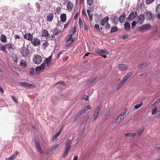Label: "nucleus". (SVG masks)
<instances>
[{
    "mask_svg": "<svg viewBox=\"0 0 160 160\" xmlns=\"http://www.w3.org/2000/svg\"><path fill=\"white\" fill-rule=\"evenodd\" d=\"M72 144L71 140L70 139H68L66 142L65 149L62 155L63 158L65 157L68 154L71 149V145Z\"/></svg>",
    "mask_w": 160,
    "mask_h": 160,
    "instance_id": "obj_1",
    "label": "nucleus"
},
{
    "mask_svg": "<svg viewBox=\"0 0 160 160\" xmlns=\"http://www.w3.org/2000/svg\"><path fill=\"white\" fill-rule=\"evenodd\" d=\"M20 52L22 56L25 58L29 56L30 51L28 47H26L24 44L21 48L20 49Z\"/></svg>",
    "mask_w": 160,
    "mask_h": 160,
    "instance_id": "obj_2",
    "label": "nucleus"
},
{
    "mask_svg": "<svg viewBox=\"0 0 160 160\" xmlns=\"http://www.w3.org/2000/svg\"><path fill=\"white\" fill-rule=\"evenodd\" d=\"M19 9L18 8H7L6 9V13L8 14H10L11 13H12L13 15H15L16 13H17L18 12Z\"/></svg>",
    "mask_w": 160,
    "mask_h": 160,
    "instance_id": "obj_3",
    "label": "nucleus"
},
{
    "mask_svg": "<svg viewBox=\"0 0 160 160\" xmlns=\"http://www.w3.org/2000/svg\"><path fill=\"white\" fill-rule=\"evenodd\" d=\"M95 52L102 56L104 58H106L107 57L106 55L108 54L107 51L102 49H98L95 50Z\"/></svg>",
    "mask_w": 160,
    "mask_h": 160,
    "instance_id": "obj_4",
    "label": "nucleus"
},
{
    "mask_svg": "<svg viewBox=\"0 0 160 160\" xmlns=\"http://www.w3.org/2000/svg\"><path fill=\"white\" fill-rule=\"evenodd\" d=\"M33 61L34 63L39 64L42 61L41 56L38 54L34 55L33 58Z\"/></svg>",
    "mask_w": 160,
    "mask_h": 160,
    "instance_id": "obj_5",
    "label": "nucleus"
},
{
    "mask_svg": "<svg viewBox=\"0 0 160 160\" xmlns=\"http://www.w3.org/2000/svg\"><path fill=\"white\" fill-rule=\"evenodd\" d=\"M19 84L23 87H25L28 88H33L35 87V85L29 83L25 82H20L19 83Z\"/></svg>",
    "mask_w": 160,
    "mask_h": 160,
    "instance_id": "obj_6",
    "label": "nucleus"
},
{
    "mask_svg": "<svg viewBox=\"0 0 160 160\" xmlns=\"http://www.w3.org/2000/svg\"><path fill=\"white\" fill-rule=\"evenodd\" d=\"M137 11L131 12L129 15V16L127 18V20L129 21L135 19L137 16Z\"/></svg>",
    "mask_w": 160,
    "mask_h": 160,
    "instance_id": "obj_7",
    "label": "nucleus"
},
{
    "mask_svg": "<svg viewBox=\"0 0 160 160\" xmlns=\"http://www.w3.org/2000/svg\"><path fill=\"white\" fill-rule=\"evenodd\" d=\"M34 142L37 148L38 149V151L41 154H43L44 153L43 151L41 150V146L40 144L39 139L36 138L34 140Z\"/></svg>",
    "mask_w": 160,
    "mask_h": 160,
    "instance_id": "obj_8",
    "label": "nucleus"
},
{
    "mask_svg": "<svg viewBox=\"0 0 160 160\" xmlns=\"http://www.w3.org/2000/svg\"><path fill=\"white\" fill-rule=\"evenodd\" d=\"M46 66L45 62L43 63L39 66H38L36 68V72L37 74H38L40 72L44 69Z\"/></svg>",
    "mask_w": 160,
    "mask_h": 160,
    "instance_id": "obj_9",
    "label": "nucleus"
},
{
    "mask_svg": "<svg viewBox=\"0 0 160 160\" xmlns=\"http://www.w3.org/2000/svg\"><path fill=\"white\" fill-rule=\"evenodd\" d=\"M32 44L34 46H38L41 44V41L39 39L37 38H34L31 41Z\"/></svg>",
    "mask_w": 160,
    "mask_h": 160,
    "instance_id": "obj_10",
    "label": "nucleus"
},
{
    "mask_svg": "<svg viewBox=\"0 0 160 160\" xmlns=\"http://www.w3.org/2000/svg\"><path fill=\"white\" fill-rule=\"evenodd\" d=\"M151 26L148 23L145 24L140 27L139 30L140 31H142L145 30H148L150 29Z\"/></svg>",
    "mask_w": 160,
    "mask_h": 160,
    "instance_id": "obj_11",
    "label": "nucleus"
},
{
    "mask_svg": "<svg viewBox=\"0 0 160 160\" xmlns=\"http://www.w3.org/2000/svg\"><path fill=\"white\" fill-rule=\"evenodd\" d=\"M101 111L100 106H98L96 109L93 114V121L95 120L98 116L99 112Z\"/></svg>",
    "mask_w": 160,
    "mask_h": 160,
    "instance_id": "obj_12",
    "label": "nucleus"
},
{
    "mask_svg": "<svg viewBox=\"0 0 160 160\" xmlns=\"http://www.w3.org/2000/svg\"><path fill=\"white\" fill-rule=\"evenodd\" d=\"M145 20L144 15L143 14H141L137 17V20L138 22L140 24L142 23Z\"/></svg>",
    "mask_w": 160,
    "mask_h": 160,
    "instance_id": "obj_13",
    "label": "nucleus"
},
{
    "mask_svg": "<svg viewBox=\"0 0 160 160\" xmlns=\"http://www.w3.org/2000/svg\"><path fill=\"white\" fill-rule=\"evenodd\" d=\"M28 34V33H26L24 35V39L31 41L33 40V35L30 32Z\"/></svg>",
    "mask_w": 160,
    "mask_h": 160,
    "instance_id": "obj_14",
    "label": "nucleus"
},
{
    "mask_svg": "<svg viewBox=\"0 0 160 160\" xmlns=\"http://www.w3.org/2000/svg\"><path fill=\"white\" fill-rule=\"evenodd\" d=\"M146 16V19L147 20H150L152 18V14L148 11H147L145 13Z\"/></svg>",
    "mask_w": 160,
    "mask_h": 160,
    "instance_id": "obj_15",
    "label": "nucleus"
},
{
    "mask_svg": "<svg viewBox=\"0 0 160 160\" xmlns=\"http://www.w3.org/2000/svg\"><path fill=\"white\" fill-rule=\"evenodd\" d=\"M118 68L122 71H124L127 70V67L125 64H121L118 65Z\"/></svg>",
    "mask_w": 160,
    "mask_h": 160,
    "instance_id": "obj_16",
    "label": "nucleus"
},
{
    "mask_svg": "<svg viewBox=\"0 0 160 160\" xmlns=\"http://www.w3.org/2000/svg\"><path fill=\"white\" fill-rule=\"evenodd\" d=\"M126 18V15L123 13L122 15L119 18V21L120 23H123Z\"/></svg>",
    "mask_w": 160,
    "mask_h": 160,
    "instance_id": "obj_17",
    "label": "nucleus"
},
{
    "mask_svg": "<svg viewBox=\"0 0 160 160\" xmlns=\"http://www.w3.org/2000/svg\"><path fill=\"white\" fill-rule=\"evenodd\" d=\"M52 56H50L48 58H46L43 63L45 62V64L46 63L47 66H48L51 63V61L52 59Z\"/></svg>",
    "mask_w": 160,
    "mask_h": 160,
    "instance_id": "obj_18",
    "label": "nucleus"
},
{
    "mask_svg": "<svg viewBox=\"0 0 160 160\" xmlns=\"http://www.w3.org/2000/svg\"><path fill=\"white\" fill-rule=\"evenodd\" d=\"M97 78L96 76L91 77L90 79L88 80L87 82V84H89L95 81Z\"/></svg>",
    "mask_w": 160,
    "mask_h": 160,
    "instance_id": "obj_19",
    "label": "nucleus"
},
{
    "mask_svg": "<svg viewBox=\"0 0 160 160\" xmlns=\"http://www.w3.org/2000/svg\"><path fill=\"white\" fill-rule=\"evenodd\" d=\"M54 17L53 14L52 13H49L47 17L46 20L49 22H51L52 20Z\"/></svg>",
    "mask_w": 160,
    "mask_h": 160,
    "instance_id": "obj_20",
    "label": "nucleus"
},
{
    "mask_svg": "<svg viewBox=\"0 0 160 160\" xmlns=\"http://www.w3.org/2000/svg\"><path fill=\"white\" fill-rule=\"evenodd\" d=\"M61 21L62 22H65L66 20V15L65 14L62 13L60 16Z\"/></svg>",
    "mask_w": 160,
    "mask_h": 160,
    "instance_id": "obj_21",
    "label": "nucleus"
},
{
    "mask_svg": "<svg viewBox=\"0 0 160 160\" xmlns=\"http://www.w3.org/2000/svg\"><path fill=\"white\" fill-rule=\"evenodd\" d=\"M0 40L3 43H5L7 41V37L4 34H1L0 37Z\"/></svg>",
    "mask_w": 160,
    "mask_h": 160,
    "instance_id": "obj_22",
    "label": "nucleus"
},
{
    "mask_svg": "<svg viewBox=\"0 0 160 160\" xmlns=\"http://www.w3.org/2000/svg\"><path fill=\"white\" fill-rule=\"evenodd\" d=\"M124 28L127 31H128L130 30L131 26L130 24L128 22H126L124 24Z\"/></svg>",
    "mask_w": 160,
    "mask_h": 160,
    "instance_id": "obj_23",
    "label": "nucleus"
},
{
    "mask_svg": "<svg viewBox=\"0 0 160 160\" xmlns=\"http://www.w3.org/2000/svg\"><path fill=\"white\" fill-rule=\"evenodd\" d=\"M12 58L15 62H17L18 61V56L17 54L12 53Z\"/></svg>",
    "mask_w": 160,
    "mask_h": 160,
    "instance_id": "obj_24",
    "label": "nucleus"
},
{
    "mask_svg": "<svg viewBox=\"0 0 160 160\" xmlns=\"http://www.w3.org/2000/svg\"><path fill=\"white\" fill-rule=\"evenodd\" d=\"M112 23L115 25L117 24L118 22V21H119V19H118V17L116 16L112 18Z\"/></svg>",
    "mask_w": 160,
    "mask_h": 160,
    "instance_id": "obj_25",
    "label": "nucleus"
},
{
    "mask_svg": "<svg viewBox=\"0 0 160 160\" xmlns=\"http://www.w3.org/2000/svg\"><path fill=\"white\" fill-rule=\"evenodd\" d=\"M49 35L48 32L45 29L42 30V36L44 37H47Z\"/></svg>",
    "mask_w": 160,
    "mask_h": 160,
    "instance_id": "obj_26",
    "label": "nucleus"
},
{
    "mask_svg": "<svg viewBox=\"0 0 160 160\" xmlns=\"http://www.w3.org/2000/svg\"><path fill=\"white\" fill-rule=\"evenodd\" d=\"M73 7L72 3L71 2L69 1L67 4V8L69 10H71L72 9Z\"/></svg>",
    "mask_w": 160,
    "mask_h": 160,
    "instance_id": "obj_27",
    "label": "nucleus"
},
{
    "mask_svg": "<svg viewBox=\"0 0 160 160\" xmlns=\"http://www.w3.org/2000/svg\"><path fill=\"white\" fill-rule=\"evenodd\" d=\"M5 46L6 48H8V50L13 49L12 46V44L11 43H9L6 44Z\"/></svg>",
    "mask_w": 160,
    "mask_h": 160,
    "instance_id": "obj_28",
    "label": "nucleus"
},
{
    "mask_svg": "<svg viewBox=\"0 0 160 160\" xmlns=\"http://www.w3.org/2000/svg\"><path fill=\"white\" fill-rule=\"evenodd\" d=\"M87 12L89 17L90 20L91 22L92 21V14L91 13V11L89 9L87 10Z\"/></svg>",
    "mask_w": 160,
    "mask_h": 160,
    "instance_id": "obj_29",
    "label": "nucleus"
},
{
    "mask_svg": "<svg viewBox=\"0 0 160 160\" xmlns=\"http://www.w3.org/2000/svg\"><path fill=\"white\" fill-rule=\"evenodd\" d=\"M147 64H148L147 63H140L138 65V68L139 69L140 68H143L145 67H147Z\"/></svg>",
    "mask_w": 160,
    "mask_h": 160,
    "instance_id": "obj_30",
    "label": "nucleus"
},
{
    "mask_svg": "<svg viewBox=\"0 0 160 160\" xmlns=\"http://www.w3.org/2000/svg\"><path fill=\"white\" fill-rule=\"evenodd\" d=\"M136 135V133H131L128 132L127 133L125 134V137H133L135 136Z\"/></svg>",
    "mask_w": 160,
    "mask_h": 160,
    "instance_id": "obj_31",
    "label": "nucleus"
},
{
    "mask_svg": "<svg viewBox=\"0 0 160 160\" xmlns=\"http://www.w3.org/2000/svg\"><path fill=\"white\" fill-rule=\"evenodd\" d=\"M35 74V70L34 68H31L30 69L29 74L30 76H33Z\"/></svg>",
    "mask_w": 160,
    "mask_h": 160,
    "instance_id": "obj_32",
    "label": "nucleus"
},
{
    "mask_svg": "<svg viewBox=\"0 0 160 160\" xmlns=\"http://www.w3.org/2000/svg\"><path fill=\"white\" fill-rule=\"evenodd\" d=\"M83 109L85 111V112H86L88 109L91 110L92 108L90 105H88L86 106L85 107H84L83 108Z\"/></svg>",
    "mask_w": 160,
    "mask_h": 160,
    "instance_id": "obj_33",
    "label": "nucleus"
},
{
    "mask_svg": "<svg viewBox=\"0 0 160 160\" xmlns=\"http://www.w3.org/2000/svg\"><path fill=\"white\" fill-rule=\"evenodd\" d=\"M144 128L143 127L140 128L137 132V134L138 135H140L144 131Z\"/></svg>",
    "mask_w": 160,
    "mask_h": 160,
    "instance_id": "obj_34",
    "label": "nucleus"
},
{
    "mask_svg": "<svg viewBox=\"0 0 160 160\" xmlns=\"http://www.w3.org/2000/svg\"><path fill=\"white\" fill-rule=\"evenodd\" d=\"M53 34L55 35H57L59 32V31L57 28H55L52 31Z\"/></svg>",
    "mask_w": 160,
    "mask_h": 160,
    "instance_id": "obj_35",
    "label": "nucleus"
},
{
    "mask_svg": "<svg viewBox=\"0 0 160 160\" xmlns=\"http://www.w3.org/2000/svg\"><path fill=\"white\" fill-rule=\"evenodd\" d=\"M96 17L95 18V20L97 22H98L99 21L101 15L98 14H95Z\"/></svg>",
    "mask_w": 160,
    "mask_h": 160,
    "instance_id": "obj_36",
    "label": "nucleus"
},
{
    "mask_svg": "<svg viewBox=\"0 0 160 160\" xmlns=\"http://www.w3.org/2000/svg\"><path fill=\"white\" fill-rule=\"evenodd\" d=\"M20 65L24 67H25L27 65L26 62L25 61L22 60L20 63Z\"/></svg>",
    "mask_w": 160,
    "mask_h": 160,
    "instance_id": "obj_37",
    "label": "nucleus"
},
{
    "mask_svg": "<svg viewBox=\"0 0 160 160\" xmlns=\"http://www.w3.org/2000/svg\"><path fill=\"white\" fill-rule=\"evenodd\" d=\"M24 14L22 12L19 13L17 16V18L20 19H22L24 16Z\"/></svg>",
    "mask_w": 160,
    "mask_h": 160,
    "instance_id": "obj_38",
    "label": "nucleus"
},
{
    "mask_svg": "<svg viewBox=\"0 0 160 160\" xmlns=\"http://www.w3.org/2000/svg\"><path fill=\"white\" fill-rule=\"evenodd\" d=\"M118 30V28L116 26L113 27L110 31V32L111 33L114 32Z\"/></svg>",
    "mask_w": 160,
    "mask_h": 160,
    "instance_id": "obj_39",
    "label": "nucleus"
},
{
    "mask_svg": "<svg viewBox=\"0 0 160 160\" xmlns=\"http://www.w3.org/2000/svg\"><path fill=\"white\" fill-rule=\"evenodd\" d=\"M15 158V155H12L8 158H6L5 160H13Z\"/></svg>",
    "mask_w": 160,
    "mask_h": 160,
    "instance_id": "obj_40",
    "label": "nucleus"
},
{
    "mask_svg": "<svg viewBox=\"0 0 160 160\" xmlns=\"http://www.w3.org/2000/svg\"><path fill=\"white\" fill-rule=\"evenodd\" d=\"M158 111V109L157 107L156 106L155 108L153 109L152 112V115H154Z\"/></svg>",
    "mask_w": 160,
    "mask_h": 160,
    "instance_id": "obj_41",
    "label": "nucleus"
},
{
    "mask_svg": "<svg viewBox=\"0 0 160 160\" xmlns=\"http://www.w3.org/2000/svg\"><path fill=\"white\" fill-rule=\"evenodd\" d=\"M124 83V82H122V81H121L120 82L118 85L117 87V90H118L123 85Z\"/></svg>",
    "mask_w": 160,
    "mask_h": 160,
    "instance_id": "obj_42",
    "label": "nucleus"
},
{
    "mask_svg": "<svg viewBox=\"0 0 160 160\" xmlns=\"http://www.w3.org/2000/svg\"><path fill=\"white\" fill-rule=\"evenodd\" d=\"M35 6L36 7L38 8L37 11L39 12L40 11V9L41 8V7L40 6V4L38 3L37 2L36 3Z\"/></svg>",
    "mask_w": 160,
    "mask_h": 160,
    "instance_id": "obj_43",
    "label": "nucleus"
},
{
    "mask_svg": "<svg viewBox=\"0 0 160 160\" xmlns=\"http://www.w3.org/2000/svg\"><path fill=\"white\" fill-rule=\"evenodd\" d=\"M85 112V111L82 109L78 112L77 115L78 116V117H80L82 114H84Z\"/></svg>",
    "mask_w": 160,
    "mask_h": 160,
    "instance_id": "obj_44",
    "label": "nucleus"
},
{
    "mask_svg": "<svg viewBox=\"0 0 160 160\" xmlns=\"http://www.w3.org/2000/svg\"><path fill=\"white\" fill-rule=\"evenodd\" d=\"M121 121V118H119V117L118 116V117L116 119L115 121V122L116 123H119Z\"/></svg>",
    "mask_w": 160,
    "mask_h": 160,
    "instance_id": "obj_45",
    "label": "nucleus"
},
{
    "mask_svg": "<svg viewBox=\"0 0 160 160\" xmlns=\"http://www.w3.org/2000/svg\"><path fill=\"white\" fill-rule=\"evenodd\" d=\"M142 102L141 103H140L139 104H138L135 105L134 106V108L135 109H138L139 108H140L142 106Z\"/></svg>",
    "mask_w": 160,
    "mask_h": 160,
    "instance_id": "obj_46",
    "label": "nucleus"
},
{
    "mask_svg": "<svg viewBox=\"0 0 160 160\" xmlns=\"http://www.w3.org/2000/svg\"><path fill=\"white\" fill-rule=\"evenodd\" d=\"M0 50L4 52H6V47L4 46H0Z\"/></svg>",
    "mask_w": 160,
    "mask_h": 160,
    "instance_id": "obj_47",
    "label": "nucleus"
},
{
    "mask_svg": "<svg viewBox=\"0 0 160 160\" xmlns=\"http://www.w3.org/2000/svg\"><path fill=\"white\" fill-rule=\"evenodd\" d=\"M133 74V72H129L128 73H127L125 76L128 79L129 77H130L132 74Z\"/></svg>",
    "mask_w": 160,
    "mask_h": 160,
    "instance_id": "obj_48",
    "label": "nucleus"
},
{
    "mask_svg": "<svg viewBox=\"0 0 160 160\" xmlns=\"http://www.w3.org/2000/svg\"><path fill=\"white\" fill-rule=\"evenodd\" d=\"M156 12L158 13L160 12V3L157 7Z\"/></svg>",
    "mask_w": 160,
    "mask_h": 160,
    "instance_id": "obj_49",
    "label": "nucleus"
},
{
    "mask_svg": "<svg viewBox=\"0 0 160 160\" xmlns=\"http://www.w3.org/2000/svg\"><path fill=\"white\" fill-rule=\"evenodd\" d=\"M87 4L89 5H91L93 3V0H87Z\"/></svg>",
    "mask_w": 160,
    "mask_h": 160,
    "instance_id": "obj_50",
    "label": "nucleus"
},
{
    "mask_svg": "<svg viewBox=\"0 0 160 160\" xmlns=\"http://www.w3.org/2000/svg\"><path fill=\"white\" fill-rule=\"evenodd\" d=\"M56 84H60L62 85H63V86H66V84L63 81H60L57 82Z\"/></svg>",
    "mask_w": 160,
    "mask_h": 160,
    "instance_id": "obj_51",
    "label": "nucleus"
},
{
    "mask_svg": "<svg viewBox=\"0 0 160 160\" xmlns=\"http://www.w3.org/2000/svg\"><path fill=\"white\" fill-rule=\"evenodd\" d=\"M137 23V22L136 21H133L132 22V23H131V25H132V28H133L136 26Z\"/></svg>",
    "mask_w": 160,
    "mask_h": 160,
    "instance_id": "obj_52",
    "label": "nucleus"
},
{
    "mask_svg": "<svg viewBox=\"0 0 160 160\" xmlns=\"http://www.w3.org/2000/svg\"><path fill=\"white\" fill-rule=\"evenodd\" d=\"M72 36H70L69 35H68V37H67L66 39V42H67L70 40V39L72 38Z\"/></svg>",
    "mask_w": 160,
    "mask_h": 160,
    "instance_id": "obj_53",
    "label": "nucleus"
},
{
    "mask_svg": "<svg viewBox=\"0 0 160 160\" xmlns=\"http://www.w3.org/2000/svg\"><path fill=\"white\" fill-rule=\"evenodd\" d=\"M72 44V42H71L69 43H68L67 45L64 46L63 48L64 49H66L68 47Z\"/></svg>",
    "mask_w": 160,
    "mask_h": 160,
    "instance_id": "obj_54",
    "label": "nucleus"
},
{
    "mask_svg": "<svg viewBox=\"0 0 160 160\" xmlns=\"http://www.w3.org/2000/svg\"><path fill=\"white\" fill-rule=\"evenodd\" d=\"M155 0H146V2L147 4L152 3Z\"/></svg>",
    "mask_w": 160,
    "mask_h": 160,
    "instance_id": "obj_55",
    "label": "nucleus"
},
{
    "mask_svg": "<svg viewBox=\"0 0 160 160\" xmlns=\"http://www.w3.org/2000/svg\"><path fill=\"white\" fill-rule=\"evenodd\" d=\"M78 24L79 25L80 27H81V26H83V23L81 20V19L80 18H79L78 20Z\"/></svg>",
    "mask_w": 160,
    "mask_h": 160,
    "instance_id": "obj_56",
    "label": "nucleus"
},
{
    "mask_svg": "<svg viewBox=\"0 0 160 160\" xmlns=\"http://www.w3.org/2000/svg\"><path fill=\"white\" fill-rule=\"evenodd\" d=\"M58 147V144H56L54 146H52V150H53L57 148Z\"/></svg>",
    "mask_w": 160,
    "mask_h": 160,
    "instance_id": "obj_57",
    "label": "nucleus"
},
{
    "mask_svg": "<svg viewBox=\"0 0 160 160\" xmlns=\"http://www.w3.org/2000/svg\"><path fill=\"white\" fill-rule=\"evenodd\" d=\"M103 20H105L106 23H108V21L109 20V17H105Z\"/></svg>",
    "mask_w": 160,
    "mask_h": 160,
    "instance_id": "obj_58",
    "label": "nucleus"
},
{
    "mask_svg": "<svg viewBox=\"0 0 160 160\" xmlns=\"http://www.w3.org/2000/svg\"><path fill=\"white\" fill-rule=\"evenodd\" d=\"M12 99L16 103H18V102L17 99L15 98L14 96H12Z\"/></svg>",
    "mask_w": 160,
    "mask_h": 160,
    "instance_id": "obj_59",
    "label": "nucleus"
},
{
    "mask_svg": "<svg viewBox=\"0 0 160 160\" xmlns=\"http://www.w3.org/2000/svg\"><path fill=\"white\" fill-rule=\"evenodd\" d=\"M83 99L85 101H88V96L87 95H85L83 97Z\"/></svg>",
    "mask_w": 160,
    "mask_h": 160,
    "instance_id": "obj_60",
    "label": "nucleus"
},
{
    "mask_svg": "<svg viewBox=\"0 0 160 160\" xmlns=\"http://www.w3.org/2000/svg\"><path fill=\"white\" fill-rule=\"evenodd\" d=\"M59 135H58L57 133H56L53 136L52 139L54 141L55 140H56V139L58 137Z\"/></svg>",
    "mask_w": 160,
    "mask_h": 160,
    "instance_id": "obj_61",
    "label": "nucleus"
},
{
    "mask_svg": "<svg viewBox=\"0 0 160 160\" xmlns=\"http://www.w3.org/2000/svg\"><path fill=\"white\" fill-rule=\"evenodd\" d=\"M14 38L15 40H16L17 39H20V37L19 35H17V34H14Z\"/></svg>",
    "mask_w": 160,
    "mask_h": 160,
    "instance_id": "obj_62",
    "label": "nucleus"
},
{
    "mask_svg": "<svg viewBox=\"0 0 160 160\" xmlns=\"http://www.w3.org/2000/svg\"><path fill=\"white\" fill-rule=\"evenodd\" d=\"M48 42H45L43 43L42 45L45 48H46L48 46Z\"/></svg>",
    "mask_w": 160,
    "mask_h": 160,
    "instance_id": "obj_63",
    "label": "nucleus"
},
{
    "mask_svg": "<svg viewBox=\"0 0 160 160\" xmlns=\"http://www.w3.org/2000/svg\"><path fill=\"white\" fill-rule=\"evenodd\" d=\"M106 23L105 21L104 20H102L101 22V24L102 26H104L105 24Z\"/></svg>",
    "mask_w": 160,
    "mask_h": 160,
    "instance_id": "obj_64",
    "label": "nucleus"
}]
</instances>
